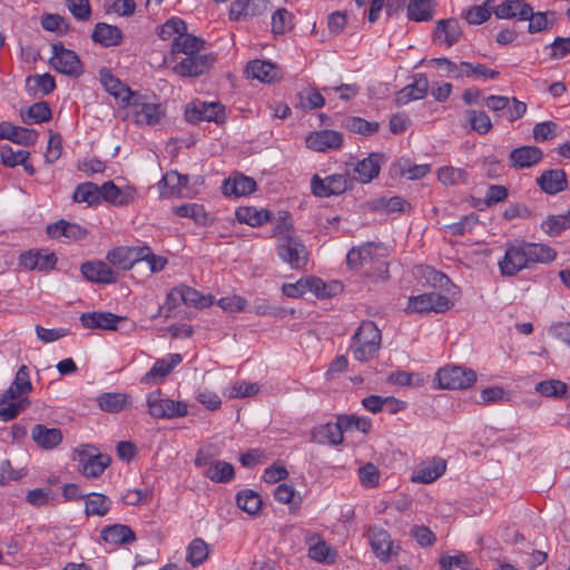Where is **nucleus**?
<instances>
[{
	"label": "nucleus",
	"mask_w": 570,
	"mask_h": 570,
	"mask_svg": "<svg viewBox=\"0 0 570 570\" xmlns=\"http://www.w3.org/2000/svg\"><path fill=\"white\" fill-rule=\"evenodd\" d=\"M382 335L379 327L372 321H363L354 335L350 350L360 362H368L381 348Z\"/></svg>",
	"instance_id": "f257e3e1"
},
{
	"label": "nucleus",
	"mask_w": 570,
	"mask_h": 570,
	"mask_svg": "<svg viewBox=\"0 0 570 570\" xmlns=\"http://www.w3.org/2000/svg\"><path fill=\"white\" fill-rule=\"evenodd\" d=\"M186 31V23L181 19L171 18L160 28L159 37L164 40L173 38L174 52H181L186 56L196 55L203 48L204 40Z\"/></svg>",
	"instance_id": "f03ea898"
},
{
	"label": "nucleus",
	"mask_w": 570,
	"mask_h": 570,
	"mask_svg": "<svg viewBox=\"0 0 570 570\" xmlns=\"http://www.w3.org/2000/svg\"><path fill=\"white\" fill-rule=\"evenodd\" d=\"M276 250L278 257L292 268L298 269L307 265L308 252L292 227H285L276 232Z\"/></svg>",
	"instance_id": "7ed1b4c3"
},
{
	"label": "nucleus",
	"mask_w": 570,
	"mask_h": 570,
	"mask_svg": "<svg viewBox=\"0 0 570 570\" xmlns=\"http://www.w3.org/2000/svg\"><path fill=\"white\" fill-rule=\"evenodd\" d=\"M72 459L78 463L79 472L86 478L100 476L111 463L109 455L99 453L90 444H82L76 448Z\"/></svg>",
	"instance_id": "20e7f679"
},
{
	"label": "nucleus",
	"mask_w": 570,
	"mask_h": 570,
	"mask_svg": "<svg viewBox=\"0 0 570 570\" xmlns=\"http://www.w3.org/2000/svg\"><path fill=\"white\" fill-rule=\"evenodd\" d=\"M126 106L130 109L134 122L139 126H156L166 115L163 105L148 102L138 95H135Z\"/></svg>",
	"instance_id": "39448f33"
},
{
	"label": "nucleus",
	"mask_w": 570,
	"mask_h": 570,
	"mask_svg": "<svg viewBox=\"0 0 570 570\" xmlns=\"http://www.w3.org/2000/svg\"><path fill=\"white\" fill-rule=\"evenodd\" d=\"M436 380L441 389L464 390L476 381V373L463 366H445L436 373Z\"/></svg>",
	"instance_id": "423d86ee"
},
{
	"label": "nucleus",
	"mask_w": 570,
	"mask_h": 570,
	"mask_svg": "<svg viewBox=\"0 0 570 570\" xmlns=\"http://www.w3.org/2000/svg\"><path fill=\"white\" fill-rule=\"evenodd\" d=\"M147 405L150 415L156 419L183 417L188 413L187 404L180 401L163 397L160 391H155L148 394Z\"/></svg>",
	"instance_id": "0eeeda50"
},
{
	"label": "nucleus",
	"mask_w": 570,
	"mask_h": 570,
	"mask_svg": "<svg viewBox=\"0 0 570 570\" xmlns=\"http://www.w3.org/2000/svg\"><path fill=\"white\" fill-rule=\"evenodd\" d=\"M368 542L374 554L382 562L392 561L401 551L400 544L391 538L385 529L380 527L368 528Z\"/></svg>",
	"instance_id": "6e6552de"
},
{
	"label": "nucleus",
	"mask_w": 570,
	"mask_h": 570,
	"mask_svg": "<svg viewBox=\"0 0 570 570\" xmlns=\"http://www.w3.org/2000/svg\"><path fill=\"white\" fill-rule=\"evenodd\" d=\"M452 302L445 295L436 292L424 293L409 298V313H443L452 307Z\"/></svg>",
	"instance_id": "1a4fd4ad"
},
{
	"label": "nucleus",
	"mask_w": 570,
	"mask_h": 570,
	"mask_svg": "<svg viewBox=\"0 0 570 570\" xmlns=\"http://www.w3.org/2000/svg\"><path fill=\"white\" fill-rule=\"evenodd\" d=\"M51 50L52 56L49 62L56 71L71 77L82 73V65L75 51L58 43H53Z\"/></svg>",
	"instance_id": "9d476101"
},
{
	"label": "nucleus",
	"mask_w": 570,
	"mask_h": 570,
	"mask_svg": "<svg viewBox=\"0 0 570 570\" xmlns=\"http://www.w3.org/2000/svg\"><path fill=\"white\" fill-rule=\"evenodd\" d=\"M195 465L204 469L203 474L216 483H227L234 478V466L230 463L212 461L203 451L197 453Z\"/></svg>",
	"instance_id": "9b49d317"
},
{
	"label": "nucleus",
	"mask_w": 570,
	"mask_h": 570,
	"mask_svg": "<svg viewBox=\"0 0 570 570\" xmlns=\"http://www.w3.org/2000/svg\"><path fill=\"white\" fill-rule=\"evenodd\" d=\"M498 266L503 277L515 276L519 272L527 268L528 263L522 243L508 245Z\"/></svg>",
	"instance_id": "f8f14e48"
},
{
	"label": "nucleus",
	"mask_w": 570,
	"mask_h": 570,
	"mask_svg": "<svg viewBox=\"0 0 570 570\" xmlns=\"http://www.w3.org/2000/svg\"><path fill=\"white\" fill-rule=\"evenodd\" d=\"M57 256L48 249H30L20 255V266L28 271L49 272L57 265Z\"/></svg>",
	"instance_id": "ddd939ff"
},
{
	"label": "nucleus",
	"mask_w": 570,
	"mask_h": 570,
	"mask_svg": "<svg viewBox=\"0 0 570 570\" xmlns=\"http://www.w3.org/2000/svg\"><path fill=\"white\" fill-rule=\"evenodd\" d=\"M185 118L190 124L199 121L223 122L225 119L224 107L217 102H199L188 106L185 110Z\"/></svg>",
	"instance_id": "4468645a"
},
{
	"label": "nucleus",
	"mask_w": 570,
	"mask_h": 570,
	"mask_svg": "<svg viewBox=\"0 0 570 570\" xmlns=\"http://www.w3.org/2000/svg\"><path fill=\"white\" fill-rule=\"evenodd\" d=\"M311 187L315 196L330 197L343 194L350 187V180L345 175H331L325 179L314 176Z\"/></svg>",
	"instance_id": "2eb2a0df"
},
{
	"label": "nucleus",
	"mask_w": 570,
	"mask_h": 570,
	"mask_svg": "<svg viewBox=\"0 0 570 570\" xmlns=\"http://www.w3.org/2000/svg\"><path fill=\"white\" fill-rule=\"evenodd\" d=\"M306 146L318 153L335 150L343 145V136L341 132L331 129L317 130L311 132L305 139Z\"/></svg>",
	"instance_id": "dca6fc26"
},
{
	"label": "nucleus",
	"mask_w": 570,
	"mask_h": 570,
	"mask_svg": "<svg viewBox=\"0 0 570 570\" xmlns=\"http://www.w3.org/2000/svg\"><path fill=\"white\" fill-rule=\"evenodd\" d=\"M80 271L82 276L92 283L112 284L118 279V273L101 261L86 262L81 265Z\"/></svg>",
	"instance_id": "f3484780"
},
{
	"label": "nucleus",
	"mask_w": 570,
	"mask_h": 570,
	"mask_svg": "<svg viewBox=\"0 0 570 570\" xmlns=\"http://www.w3.org/2000/svg\"><path fill=\"white\" fill-rule=\"evenodd\" d=\"M31 390L32 384L30 382L29 368L26 365H21L9 389L0 396V405H4L9 401H14L21 395L29 393Z\"/></svg>",
	"instance_id": "a211bd4d"
},
{
	"label": "nucleus",
	"mask_w": 570,
	"mask_h": 570,
	"mask_svg": "<svg viewBox=\"0 0 570 570\" xmlns=\"http://www.w3.org/2000/svg\"><path fill=\"white\" fill-rule=\"evenodd\" d=\"M345 429L341 424V415L336 422L321 424L312 431V440L318 444L338 445L343 442Z\"/></svg>",
	"instance_id": "6ab92c4d"
},
{
	"label": "nucleus",
	"mask_w": 570,
	"mask_h": 570,
	"mask_svg": "<svg viewBox=\"0 0 570 570\" xmlns=\"http://www.w3.org/2000/svg\"><path fill=\"white\" fill-rule=\"evenodd\" d=\"M213 63L207 55H190L174 67V71L183 77H197L206 72Z\"/></svg>",
	"instance_id": "aec40b11"
},
{
	"label": "nucleus",
	"mask_w": 570,
	"mask_h": 570,
	"mask_svg": "<svg viewBox=\"0 0 570 570\" xmlns=\"http://www.w3.org/2000/svg\"><path fill=\"white\" fill-rule=\"evenodd\" d=\"M446 470V463L441 458L422 462L413 471L411 480L416 483H432L439 479Z\"/></svg>",
	"instance_id": "412c9836"
},
{
	"label": "nucleus",
	"mask_w": 570,
	"mask_h": 570,
	"mask_svg": "<svg viewBox=\"0 0 570 570\" xmlns=\"http://www.w3.org/2000/svg\"><path fill=\"white\" fill-rule=\"evenodd\" d=\"M267 10L266 0H235L229 7V19L238 21L240 19L257 17Z\"/></svg>",
	"instance_id": "4be33fe9"
},
{
	"label": "nucleus",
	"mask_w": 570,
	"mask_h": 570,
	"mask_svg": "<svg viewBox=\"0 0 570 570\" xmlns=\"http://www.w3.org/2000/svg\"><path fill=\"white\" fill-rule=\"evenodd\" d=\"M100 537L110 546L131 544L137 540L135 531L129 525L120 523L106 525L100 531Z\"/></svg>",
	"instance_id": "5701e85b"
},
{
	"label": "nucleus",
	"mask_w": 570,
	"mask_h": 570,
	"mask_svg": "<svg viewBox=\"0 0 570 570\" xmlns=\"http://www.w3.org/2000/svg\"><path fill=\"white\" fill-rule=\"evenodd\" d=\"M246 73L248 77L266 83L275 82L283 76L277 66L269 61L258 59L247 63Z\"/></svg>",
	"instance_id": "b1692460"
},
{
	"label": "nucleus",
	"mask_w": 570,
	"mask_h": 570,
	"mask_svg": "<svg viewBox=\"0 0 570 570\" xmlns=\"http://www.w3.org/2000/svg\"><path fill=\"white\" fill-rule=\"evenodd\" d=\"M429 90V80L424 73H416L413 82L404 87L396 94L395 101L397 105H406L410 101L423 99Z\"/></svg>",
	"instance_id": "393cba45"
},
{
	"label": "nucleus",
	"mask_w": 570,
	"mask_h": 570,
	"mask_svg": "<svg viewBox=\"0 0 570 570\" xmlns=\"http://www.w3.org/2000/svg\"><path fill=\"white\" fill-rule=\"evenodd\" d=\"M462 36L460 23L455 19H444L436 23L433 39L439 45H445L452 47L455 45Z\"/></svg>",
	"instance_id": "a878e982"
},
{
	"label": "nucleus",
	"mask_w": 570,
	"mask_h": 570,
	"mask_svg": "<svg viewBox=\"0 0 570 570\" xmlns=\"http://www.w3.org/2000/svg\"><path fill=\"white\" fill-rule=\"evenodd\" d=\"M47 234L51 238L66 237L70 240H81L88 235V230L76 223L60 219L47 226Z\"/></svg>",
	"instance_id": "bb28decb"
},
{
	"label": "nucleus",
	"mask_w": 570,
	"mask_h": 570,
	"mask_svg": "<svg viewBox=\"0 0 570 570\" xmlns=\"http://www.w3.org/2000/svg\"><path fill=\"white\" fill-rule=\"evenodd\" d=\"M79 320L85 328L112 331L122 318L109 312H91L81 314Z\"/></svg>",
	"instance_id": "cd10ccee"
},
{
	"label": "nucleus",
	"mask_w": 570,
	"mask_h": 570,
	"mask_svg": "<svg viewBox=\"0 0 570 570\" xmlns=\"http://www.w3.org/2000/svg\"><path fill=\"white\" fill-rule=\"evenodd\" d=\"M543 157V153L535 146H522L511 150L509 159L515 169L529 168L538 164Z\"/></svg>",
	"instance_id": "c85d7f7f"
},
{
	"label": "nucleus",
	"mask_w": 570,
	"mask_h": 570,
	"mask_svg": "<svg viewBox=\"0 0 570 570\" xmlns=\"http://www.w3.org/2000/svg\"><path fill=\"white\" fill-rule=\"evenodd\" d=\"M383 156L377 153L360 160L354 167V179L360 183H370L379 176Z\"/></svg>",
	"instance_id": "c756f323"
},
{
	"label": "nucleus",
	"mask_w": 570,
	"mask_h": 570,
	"mask_svg": "<svg viewBox=\"0 0 570 570\" xmlns=\"http://www.w3.org/2000/svg\"><path fill=\"white\" fill-rule=\"evenodd\" d=\"M142 253L145 250L140 248L118 247L107 254V261L122 271H128L139 263V255Z\"/></svg>",
	"instance_id": "7c9ffc66"
},
{
	"label": "nucleus",
	"mask_w": 570,
	"mask_h": 570,
	"mask_svg": "<svg viewBox=\"0 0 570 570\" xmlns=\"http://www.w3.org/2000/svg\"><path fill=\"white\" fill-rule=\"evenodd\" d=\"M181 360V355L178 353H171L167 357L157 360L154 366L142 376L141 382L149 384L155 382L157 377L163 379L167 376Z\"/></svg>",
	"instance_id": "2f4dec72"
},
{
	"label": "nucleus",
	"mask_w": 570,
	"mask_h": 570,
	"mask_svg": "<svg viewBox=\"0 0 570 570\" xmlns=\"http://www.w3.org/2000/svg\"><path fill=\"white\" fill-rule=\"evenodd\" d=\"M31 436L36 444L45 450H52L62 442V433L59 429H50L42 424L33 426Z\"/></svg>",
	"instance_id": "473e14b6"
},
{
	"label": "nucleus",
	"mask_w": 570,
	"mask_h": 570,
	"mask_svg": "<svg viewBox=\"0 0 570 570\" xmlns=\"http://www.w3.org/2000/svg\"><path fill=\"white\" fill-rule=\"evenodd\" d=\"M101 198L115 206H126L130 204L135 198V189L126 188L121 189L116 186L112 181H107L100 187Z\"/></svg>",
	"instance_id": "72a5a7b5"
},
{
	"label": "nucleus",
	"mask_w": 570,
	"mask_h": 570,
	"mask_svg": "<svg viewBox=\"0 0 570 570\" xmlns=\"http://www.w3.org/2000/svg\"><path fill=\"white\" fill-rule=\"evenodd\" d=\"M540 188L550 195L558 194L567 188V176L562 169L546 170L537 178Z\"/></svg>",
	"instance_id": "f704fd0d"
},
{
	"label": "nucleus",
	"mask_w": 570,
	"mask_h": 570,
	"mask_svg": "<svg viewBox=\"0 0 570 570\" xmlns=\"http://www.w3.org/2000/svg\"><path fill=\"white\" fill-rule=\"evenodd\" d=\"M494 12L499 19L525 21L531 13V7L522 0H505L497 7Z\"/></svg>",
	"instance_id": "c9c22d12"
},
{
	"label": "nucleus",
	"mask_w": 570,
	"mask_h": 570,
	"mask_svg": "<svg viewBox=\"0 0 570 570\" xmlns=\"http://www.w3.org/2000/svg\"><path fill=\"white\" fill-rule=\"evenodd\" d=\"M100 81L110 95L121 100V102L126 105L136 95L130 90L129 87H127L118 78L112 76L108 70L100 71Z\"/></svg>",
	"instance_id": "e433bc0d"
},
{
	"label": "nucleus",
	"mask_w": 570,
	"mask_h": 570,
	"mask_svg": "<svg viewBox=\"0 0 570 570\" xmlns=\"http://www.w3.org/2000/svg\"><path fill=\"white\" fill-rule=\"evenodd\" d=\"M256 189V181L244 175H236L223 184V193L227 196H247Z\"/></svg>",
	"instance_id": "4c0bfd02"
},
{
	"label": "nucleus",
	"mask_w": 570,
	"mask_h": 570,
	"mask_svg": "<svg viewBox=\"0 0 570 570\" xmlns=\"http://www.w3.org/2000/svg\"><path fill=\"white\" fill-rule=\"evenodd\" d=\"M523 249L528 266L530 264H547L556 259L557 252L548 245L523 242Z\"/></svg>",
	"instance_id": "58836bf2"
},
{
	"label": "nucleus",
	"mask_w": 570,
	"mask_h": 570,
	"mask_svg": "<svg viewBox=\"0 0 570 570\" xmlns=\"http://www.w3.org/2000/svg\"><path fill=\"white\" fill-rule=\"evenodd\" d=\"M0 138L11 140L19 145L30 146L37 141V134L23 127L0 125Z\"/></svg>",
	"instance_id": "ea45409f"
},
{
	"label": "nucleus",
	"mask_w": 570,
	"mask_h": 570,
	"mask_svg": "<svg viewBox=\"0 0 570 570\" xmlns=\"http://www.w3.org/2000/svg\"><path fill=\"white\" fill-rule=\"evenodd\" d=\"M91 37L95 42L111 47L120 43L122 33L116 26L99 22L96 24Z\"/></svg>",
	"instance_id": "a19ab883"
},
{
	"label": "nucleus",
	"mask_w": 570,
	"mask_h": 570,
	"mask_svg": "<svg viewBox=\"0 0 570 570\" xmlns=\"http://www.w3.org/2000/svg\"><path fill=\"white\" fill-rule=\"evenodd\" d=\"M434 0H410L407 4V18L411 21H430L434 17Z\"/></svg>",
	"instance_id": "79ce46f5"
},
{
	"label": "nucleus",
	"mask_w": 570,
	"mask_h": 570,
	"mask_svg": "<svg viewBox=\"0 0 570 570\" xmlns=\"http://www.w3.org/2000/svg\"><path fill=\"white\" fill-rule=\"evenodd\" d=\"M461 78L468 77L474 80L497 79L499 71L488 68L483 63L461 61Z\"/></svg>",
	"instance_id": "37998d69"
},
{
	"label": "nucleus",
	"mask_w": 570,
	"mask_h": 570,
	"mask_svg": "<svg viewBox=\"0 0 570 570\" xmlns=\"http://www.w3.org/2000/svg\"><path fill=\"white\" fill-rule=\"evenodd\" d=\"M97 401L102 411L118 413L129 404V395L126 393H102Z\"/></svg>",
	"instance_id": "c03bdc74"
},
{
	"label": "nucleus",
	"mask_w": 570,
	"mask_h": 570,
	"mask_svg": "<svg viewBox=\"0 0 570 570\" xmlns=\"http://www.w3.org/2000/svg\"><path fill=\"white\" fill-rule=\"evenodd\" d=\"M72 199L76 203H86L88 206L98 204L101 199L100 187L94 183H82L73 191Z\"/></svg>",
	"instance_id": "a18cd8bd"
},
{
	"label": "nucleus",
	"mask_w": 570,
	"mask_h": 570,
	"mask_svg": "<svg viewBox=\"0 0 570 570\" xmlns=\"http://www.w3.org/2000/svg\"><path fill=\"white\" fill-rule=\"evenodd\" d=\"M111 508V500L101 493H90L86 498V514L87 515H106Z\"/></svg>",
	"instance_id": "49530a36"
},
{
	"label": "nucleus",
	"mask_w": 570,
	"mask_h": 570,
	"mask_svg": "<svg viewBox=\"0 0 570 570\" xmlns=\"http://www.w3.org/2000/svg\"><path fill=\"white\" fill-rule=\"evenodd\" d=\"M239 222L253 227L262 226L271 219V213L266 209H256L254 207H240L236 212Z\"/></svg>",
	"instance_id": "de8ad7c7"
},
{
	"label": "nucleus",
	"mask_w": 570,
	"mask_h": 570,
	"mask_svg": "<svg viewBox=\"0 0 570 570\" xmlns=\"http://www.w3.org/2000/svg\"><path fill=\"white\" fill-rule=\"evenodd\" d=\"M464 118L472 130L480 135H485L492 129L491 119L484 111L466 109L464 111Z\"/></svg>",
	"instance_id": "09e8293b"
},
{
	"label": "nucleus",
	"mask_w": 570,
	"mask_h": 570,
	"mask_svg": "<svg viewBox=\"0 0 570 570\" xmlns=\"http://www.w3.org/2000/svg\"><path fill=\"white\" fill-rule=\"evenodd\" d=\"M236 503L239 509L248 514H256L261 507L262 500L257 492L253 490H243L236 495Z\"/></svg>",
	"instance_id": "8fccbe9b"
},
{
	"label": "nucleus",
	"mask_w": 570,
	"mask_h": 570,
	"mask_svg": "<svg viewBox=\"0 0 570 570\" xmlns=\"http://www.w3.org/2000/svg\"><path fill=\"white\" fill-rule=\"evenodd\" d=\"M308 557L316 562L331 564L334 563L337 553L324 540H318L308 548Z\"/></svg>",
	"instance_id": "3c124183"
},
{
	"label": "nucleus",
	"mask_w": 570,
	"mask_h": 570,
	"mask_svg": "<svg viewBox=\"0 0 570 570\" xmlns=\"http://www.w3.org/2000/svg\"><path fill=\"white\" fill-rule=\"evenodd\" d=\"M527 20L529 21L528 31L530 33L542 32L549 30L553 26L554 13L553 12H533L528 14Z\"/></svg>",
	"instance_id": "603ef678"
},
{
	"label": "nucleus",
	"mask_w": 570,
	"mask_h": 570,
	"mask_svg": "<svg viewBox=\"0 0 570 570\" xmlns=\"http://www.w3.org/2000/svg\"><path fill=\"white\" fill-rule=\"evenodd\" d=\"M209 554L207 543L199 538L194 539L187 547L186 560L193 566L202 564Z\"/></svg>",
	"instance_id": "864d4df0"
},
{
	"label": "nucleus",
	"mask_w": 570,
	"mask_h": 570,
	"mask_svg": "<svg viewBox=\"0 0 570 570\" xmlns=\"http://www.w3.org/2000/svg\"><path fill=\"white\" fill-rule=\"evenodd\" d=\"M297 106L304 110H312L316 108H321L325 104L324 97L321 92L315 88H307L302 90L298 96Z\"/></svg>",
	"instance_id": "5fc2aeb1"
},
{
	"label": "nucleus",
	"mask_w": 570,
	"mask_h": 570,
	"mask_svg": "<svg viewBox=\"0 0 570 570\" xmlns=\"http://www.w3.org/2000/svg\"><path fill=\"white\" fill-rule=\"evenodd\" d=\"M180 298L181 302L186 305H190L198 308L207 307L212 304V297L202 295L195 288H191L186 285L180 286Z\"/></svg>",
	"instance_id": "6e6d98bb"
},
{
	"label": "nucleus",
	"mask_w": 570,
	"mask_h": 570,
	"mask_svg": "<svg viewBox=\"0 0 570 570\" xmlns=\"http://www.w3.org/2000/svg\"><path fill=\"white\" fill-rule=\"evenodd\" d=\"M438 178L444 185H458L466 183L468 173L462 168L445 166L439 168Z\"/></svg>",
	"instance_id": "4d7b16f0"
},
{
	"label": "nucleus",
	"mask_w": 570,
	"mask_h": 570,
	"mask_svg": "<svg viewBox=\"0 0 570 570\" xmlns=\"http://www.w3.org/2000/svg\"><path fill=\"white\" fill-rule=\"evenodd\" d=\"M293 28V16L285 8H281L272 16V31L275 35H284Z\"/></svg>",
	"instance_id": "13d9d810"
},
{
	"label": "nucleus",
	"mask_w": 570,
	"mask_h": 570,
	"mask_svg": "<svg viewBox=\"0 0 570 570\" xmlns=\"http://www.w3.org/2000/svg\"><path fill=\"white\" fill-rule=\"evenodd\" d=\"M345 126L348 130L352 132L361 134L364 136H370L372 134H375L380 125L376 121H367L360 117H348L345 120Z\"/></svg>",
	"instance_id": "bf43d9fd"
},
{
	"label": "nucleus",
	"mask_w": 570,
	"mask_h": 570,
	"mask_svg": "<svg viewBox=\"0 0 570 570\" xmlns=\"http://www.w3.org/2000/svg\"><path fill=\"white\" fill-rule=\"evenodd\" d=\"M51 117V110L47 102H36L29 107L23 121L28 124H39L49 120Z\"/></svg>",
	"instance_id": "052dcab7"
},
{
	"label": "nucleus",
	"mask_w": 570,
	"mask_h": 570,
	"mask_svg": "<svg viewBox=\"0 0 570 570\" xmlns=\"http://www.w3.org/2000/svg\"><path fill=\"white\" fill-rule=\"evenodd\" d=\"M153 494V489L148 487L142 489H129L121 495V500L128 505H139L150 502Z\"/></svg>",
	"instance_id": "680f3d73"
},
{
	"label": "nucleus",
	"mask_w": 570,
	"mask_h": 570,
	"mask_svg": "<svg viewBox=\"0 0 570 570\" xmlns=\"http://www.w3.org/2000/svg\"><path fill=\"white\" fill-rule=\"evenodd\" d=\"M29 89L38 88L42 95L47 96L56 89L55 78L50 73L35 75L27 78Z\"/></svg>",
	"instance_id": "e2e57ef3"
},
{
	"label": "nucleus",
	"mask_w": 570,
	"mask_h": 570,
	"mask_svg": "<svg viewBox=\"0 0 570 570\" xmlns=\"http://www.w3.org/2000/svg\"><path fill=\"white\" fill-rule=\"evenodd\" d=\"M0 158L6 166L16 167L28 160L29 153L23 149L13 150L9 145H2L0 147Z\"/></svg>",
	"instance_id": "0e129e2a"
},
{
	"label": "nucleus",
	"mask_w": 570,
	"mask_h": 570,
	"mask_svg": "<svg viewBox=\"0 0 570 570\" xmlns=\"http://www.w3.org/2000/svg\"><path fill=\"white\" fill-rule=\"evenodd\" d=\"M535 390L547 397H561L567 393V384L559 380L542 381L537 384Z\"/></svg>",
	"instance_id": "69168bd1"
},
{
	"label": "nucleus",
	"mask_w": 570,
	"mask_h": 570,
	"mask_svg": "<svg viewBox=\"0 0 570 570\" xmlns=\"http://www.w3.org/2000/svg\"><path fill=\"white\" fill-rule=\"evenodd\" d=\"M259 392V385L257 383H250L246 381L233 383L226 392L229 399L248 397L254 396Z\"/></svg>",
	"instance_id": "338daca9"
},
{
	"label": "nucleus",
	"mask_w": 570,
	"mask_h": 570,
	"mask_svg": "<svg viewBox=\"0 0 570 570\" xmlns=\"http://www.w3.org/2000/svg\"><path fill=\"white\" fill-rule=\"evenodd\" d=\"M174 213L179 217L193 218L197 224H206L207 215L202 205L186 204L174 208Z\"/></svg>",
	"instance_id": "774afa93"
}]
</instances>
